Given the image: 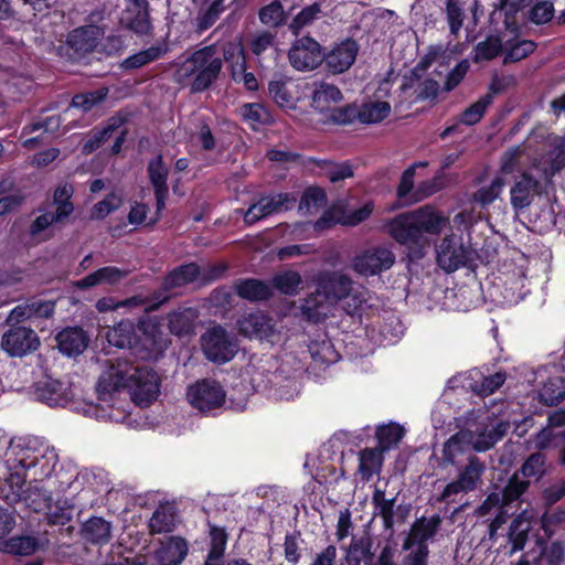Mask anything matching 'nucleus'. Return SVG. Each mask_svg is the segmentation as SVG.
<instances>
[{"instance_id": "nucleus-1", "label": "nucleus", "mask_w": 565, "mask_h": 565, "mask_svg": "<svg viewBox=\"0 0 565 565\" xmlns=\"http://www.w3.org/2000/svg\"><path fill=\"white\" fill-rule=\"evenodd\" d=\"M124 391L130 394L137 405L148 406L159 396L160 379L148 366L121 360L110 363L103 370L96 385L98 403L86 404L84 414L99 420H124L127 413L118 399Z\"/></svg>"}, {"instance_id": "nucleus-2", "label": "nucleus", "mask_w": 565, "mask_h": 565, "mask_svg": "<svg viewBox=\"0 0 565 565\" xmlns=\"http://www.w3.org/2000/svg\"><path fill=\"white\" fill-rule=\"evenodd\" d=\"M56 449L36 437L12 439L4 452L7 472L0 484V495L10 503L24 498L26 482L51 477L57 466Z\"/></svg>"}, {"instance_id": "nucleus-3", "label": "nucleus", "mask_w": 565, "mask_h": 565, "mask_svg": "<svg viewBox=\"0 0 565 565\" xmlns=\"http://www.w3.org/2000/svg\"><path fill=\"white\" fill-rule=\"evenodd\" d=\"M530 164L537 178L550 182L565 167V135H547L537 145L532 139L505 151L501 158V172L511 173Z\"/></svg>"}, {"instance_id": "nucleus-4", "label": "nucleus", "mask_w": 565, "mask_h": 565, "mask_svg": "<svg viewBox=\"0 0 565 565\" xmlns=\"http://www.w3.org/2000/svg\"><path fill=\"white\" fill-rule=\"evenodd\" d=\"M367 291L352 286V281L340 273H328L320 276L318 290L305 299L301 313L305 318L319 321L328 316L333 306L343 300V308L349 315H355L367 299Z\"/></svg>"}, {"instance_id": "nucleus-5", "label": "nucleus", "mask_w": 565, "mask_h": 565, "mask_svg": "<svg viewBox=\"0 0 565 565\" xmlns=\"http://www.w3.org/2000/svg\"><path fill=\"white\" fill-rule=\"evenodd\" d=\"M449 218L430 205L394 217L387 224L390 235L405 245L413 258H420L430 245L429 235L439 234Z\"/></svg>"}, {"instance_id": "nucleus-6", "label": "nucleus", "mask_w": 565, "mask_h": 565, "mask_svg": "<svg viewBox=\"0 0 565 565\" xmlns=\"http://www.w3.org/2000/svg\"><path fill=\"white\" fill-rule=\"evenodd\" d=\"M138 332L137 335L131 322L121 321L107 331L106 339L116 348H140V351H145V359L157 358L168 345L159 324L153 320L142 321L138 326Z\"/></svg>"}, {"instance_id": "nucleus-7", "label": "nucleus", "mask_w": 565, "mask_h": 565, "mask_svg": "<svg viewBox=\"0 0 565 565\" xmlns=\"http://www.w3.org/2000/svg\"><path fill=\"white\" fill-rule=\"evenodd\" d=\"M222 61L214 46H205L183 61L175 71V79L190 85L192 92L206 89L217 77Z\"/></svg>"}, {"instance_id": "nucleus-8", "label": "nucleus", "mask_w": 565, "mask_h": 565, "mask_svg": "<svg viewBox=\"0 0 565 565\" xmlns=\"http://www.w3.org/2000/svg\"><path fill=\"white\" fill-rule=\"evenodd\" d=\"M510 424L489 411H473L468 414L465 431H469L468 440L473 450L478 452L487 451L492 448L505 433Z\"/></svg>"}, {"instance_id": "nucleus-9", "label": "nucleus", "mask_w": 565, "mask_h": 565, "mask_svg": "<svg viewBox=\"0 0 565 565\" xmlns=\"http://www.w3.org/2000/svg\"><path fill=\"white\" fill-rule=\"evenodd\" d=\"M343 95L335 85L321 82L312 90L311 105L317 111L327 116V121L345 125L354 118L355 107H340Z\"/></svg>"}, {"instance_id": "nucleus-10", "label": "nucleus", "mask_w": 565, "mask_h": 565, "mask_svg": "<svg viewBox=\"0 0 565 565\" xmlns=\"http://www.w3.org/2000/svg\"><path fill=\"white\" fill-rule=\"evenodd\" d=\"M473 249L460 235H446L436 247L438 266L447 273H454L467 266L473 259Z\"/></svg>"}, {"instance_id": "nucleus-11", "label": "nucleus", "mask_w": 565, "mask_h": 565, "mask_svg": "<svg viewBox=\"0 0 565 565\" xmlns=\"http://www.w3.org/2000/svg\"><path fill=\"white\" fill-rule=\"evenodd\" d=\"M185 398L193 408L209 414L224 405L226 393L218 382L205 379L189 385Z\"/></svg>"}, {"instance_id": "nucleus-12", "label": "nucleus", "mask_w": 565, "mask_h": 565, "mask_svg": "<svg viewBox=\"0 0 565 565\" xmlns=\"http://www.w3.org/2000/svg\"><path fill=\"white\" fill-rule=\"evenodd\" d=\"M529 481L521 480L519 475L515 473L504 488L503 494L491 493L484 502L478 508L477 514L484 516L491 514L493 511L502 509V503H509L516 500L527 488ZM505 522V519L500 512L490 524V536H493L497 530Z\"/></svg>"}, {"instance_id": "nucleus-13", "label": "nucleus", "mask_w": 565, "mask_h": 565, "mask_svg": "<svg viewBox=\"0 0 565 565\" xmlns=\"http://www.w3.org/2000/svg\"><path fill=\"white\" fill-rule=\"evenodd\" d=\"M201 345L207 360L215 363L231 361L238 351L237 341L222 327H212L201 337Z\"/></svg>"}, {"instance_id": "nucleus-14", "label": "nucleus", "mask_w": 565, "mask_h": 565, "mask_svg": "<svg viewBox=\"0 0 565 565\" xmlns=\"http://www.w3.org/2000/svg\"><path fill=\"white\" fill-rule=\"evenodd\" d=\"M395 255L386 246H375L363 250L352 259L353 270L361 276H374L390 269Z\"/></svg>"}, {"instance_id": "nucleus-15", "label": "nucleus", "mask_w": 565, "mask_h": 565, "mask_svg": "<svg viewBox=\"0 0 565 565\" xmlns=\"http://www.w3.org/2000/svg\"><path fill=\"white\" fill-rule=\"evenodd\" d=\"M373 212V203L365 202L359 209L345 211L342 205H334L323 213L319 221L313 225V231H323L333 224L354 226L365 221Z\"/></svg>"}, {"instance_id": "nucleus-16", "label": "nucleus", "mask_w": 565, "mask_h": 565, "mask_svg": "<svg viewBox=\"0 0 565 565\" xmlns=\"http://www.w3.org/2000/svg\"><path fill=\"white\" fill-rule=\"evenodd\" d=\"M237 328L242 335L248 339L274 342L277 330L273 320L262 312H253L237 320Z\"/></svg>"}, {"instance_id": "nucleus-17", "label": "nucleus", "mask_w": 565, "mask_h": 565, "mask_svg": "<svg viewBox=\"0 0 565 565\" xmlns=\"http://www.w3.org/2000/svg\"><path fill=\"white\" fill-rule=\"evenodd\" d=\"M322 58L320 44L311 38L297 40L289 51V61L298 71L313 70L322 62Z\"/></svg>"}, {"instance_id": "nucleus-18", "label": "nucleus", "mask_w": 565, "mask_h": 565, "mask_svg": "<svg viewBox=\"0 0 565 565\" xmlns=\"http://www.w3.org/2000/svg\"><path fill=\"white\" fill-rule=\"evenodd\" d=\"M224 58L230 64L232 78L236 83H243L248 90L258 88L255 75L246 72L244 49L239 41H232L226 44Z\"/></svg>"}, {"instance_id": "nucleus-19", "label": "nucleus", "mask_w": 565, "mask_h": 565, "mask_svg": "<svg viewBox=\"0 0 565 565\" xmlns=\"http://www.w3.org/2000/svg\"><path fill=\"white\" fill-rule=\"evenodd\" d=\"M296 201V198L288 193L264 196L245 212L244 221L247 224H253L273 213L291 209Z\"/></svg>"}, {"instance_id": "nucleus-20", "label": "nucleus", "mask_w": 565, "mask_h": 565, "mask_svg": "<svg viewBox=\"0 0 565 565\" xmlns=\"http://www.w3.org/2000/svg\"><path fill=\"white\" fill-rule=\"evenodd\" d=\"M358 52L359 45L351 39L337 43L332 50L324 55V61L329 72L332 74H342L347 72L355 62Z\"/></svg>"}, {"instance_id": "nucleus-21", "label": "nucleus", "mask_w": 565, "mask_h": 565, "mask_svg": "<svg viewBox=\"0 0 565 565\" xmlns=\"http://www.w3.org/2000/svg\"><path fill=\"white\" fill-rule=\"evenodd\" d=\"M484 469V465L478 458L471 457L469 459V463L459 473L458 479L445 487L443 498L449 499L451 495L460 492H469L476 489Z\"/></svg>"}, {"instance_id": "nucleus-22", "label": "nucleus", "mask_w": 565, "mask_h": 565, "mask_svg": "<svg viewBox=\"0 0 565 565\" xmlns=\"http://www.w3.org/2000/svg\"><path fill=\"white\" fill-rule=\"evenodd\" d=\"M426 162H418L409 167L404 171L399 185L397 188V196L403 204H412L431 195L436 192L437 188L435 184L423 183L416 191L413 192L415 170L418 167H426Z\"/></svg>"}, {"instance_id": "nucleus-23", "label": "nucleus", "mask_w": 565, "mask_h": 565, "mask_svg": "<svg viewBox=\"0 0 565 565\" xmlns=\"http://www.w3.org/2000/svg\"><path fill=\"white\" fill-rule=\"evenodd\" d=\"M1 345L10 355L21 356L36 350L39 340L33 330L18 327L3 335Z\"/></svg>"}, {"instance_id": "nucleus-24", "label": "nucleus", "mask_w": 565, "mask_h": 565, "mask_svg": "<svg viewBox=\"0 0 565 565\" xmlns=\"http://www.w3.org/2000/svg\"><path fill=\"white\" fill-rule=\"evenodd\" d=\"M526 168L521 175L514 181L511 190V204L515 210H522L527 207L534 196L539 193V180L534 179L530 171V164L522 167L521 169Z\"/></svg>"}, {"instance_id": "nucleus-25", "label": "nucleus", "mask_w": 565, "mask_h": 565, "mask_svg": "<svg viewBox=\"0 0 565 565\" xmlns=\"http://www.w3.org/2000/svg\"><path fill=\"white\" fill-rule=\"evenodd\" d=\"M120 23L136 33H147L150 29L147 0H127Z\"/></svg>"}, {"instance_id": "nucleus-26", "label": "nucleus", "mask_w": 565, "mask_h": 565, "mask_svg": "<svg viewBox=\"0 0 565 565\" xmlns=\"http://www.w3.org/2000/svg\"><path fill=\"white\" fill-rule=\"evenodd\" d=\"M104 30L97 25H86L78 28L70 33L67 38L68 45L77 53L85 54L97 52L100 36Z\"/></svg>"}, {"instance_id": "nucleus-27", "label": "nucleus", "mask_w": 565, "mask_h": 565, "mask_svg": "<svg viewBox=\"0 0 565 565\" xmlns=\"http://www.w3.org/2000/svg\"><path fill=\"white\" fill-rule=\"evenodd\" d=\"M529 292L526 277L521 268L508 273L503 278L502 305H515Z\"/></svg>"}, {"instance_id": "nucleus-28", "label": "nucleus", "mask_w": 565, "mask_h": 565, "mask_svg": "<svg viewBox=\"0 0 565 565\" xmlns=\"http://www.w3.org/2000/svg\"><path fill=\"white\" fill-rule=\"evenodd\" d=\"M40 401L49 406H66L71 401V393L66 385L57 380L47 379L36 390Z\"/></svg>"}, {"instance_id": "nucleus-29", "label": "nucleus", "mask_w": 565, "mask_h": 565, "mask_svg": "<svg viewBox=\"0 0 565 565\" xmlns=\"http://www.w3.org/2000/svg\"><path fill=\"white\" fill-rule=\"evenodd\" d=\"M189 546L184 539L171 536L162 543L156 553V558L161 565H180L188 555Z\"/></svg>"}, {"instance_id": "nucleus-30", "label": "nucleus", "mask_w": 565, "mask_h": 565, "mask_svg": "<svg viewBox=\"0 0 565 565\" xmlns=\"http://www.w3.org/2000/svg\"><path fill=\"white\" fill-rule=\"evenodd\" d=\"M391 114V104L379 97L365 100L359 109L355 108V115L362 124H379Z\"/></svg>"}, {"instance_id": "nucleus-31", "label": "nucleus", "mask_w": 565, "mask_h": 565, "mask_svg": "<svg viewBox=\"0 0 565 565\" xmlns=\"http://www.w3.org/2000/svg\"><path fill=\"white\" fill-rule=\"evenodd\" d=\"M60 351L67 355H78L87 347L88 338L81 328H66L56 337Z\"/></svg>"}, {"instance_id": "nucleus-32", "label": "nucleus", "mask_w": 565, "mask_h": 565, "mask_svg": "<svg viewBox=\"0 0 565 565\" xmlns=\"http://www.w3.org/2000/svg\"><path fill=\"white\" fill-rule=\"evenodd\" d=\"M148 172L150 181L154 188L157 199V209L161 211L164 209V201L168 194L167 177L168 168L163 166L160 156L156 157L149 162Z\"/></svg>"}, {"instance_id": "nucleus-33", "label": "nucleus", "mask_w": 565, "mask_h": 565, "mask_svg": "<svg viewBox=\"0 0 565 565\" xmlns=\"http://www.w3.org/2000/svg\"><path fill=\"white\" fill-rule=\"evenodd\" d=\"M127 271L115 266L99 268L83 279L75 282L77 288H90L98 285H116L126 276Z\"/></svg>"}, {"instance_id": "nucleus-34", "label": "nucleus", "mask_w": 565, "mask_h": 565, "mask_svg": "<svg viewBox=\"0 0 565 565\" xmlns=\"http://www.w3.org/2000/svg\"><path fill=\"white\" fill-rule=\"evenodd\" d=\"M198 311L194 308H182L169 315L168 326L171 333L178 337L192 335Z\"/></svg>"}, {"instance_id": "nucleus-35", "label": "nucleus", "mask_w": 565, "mask_h": 565, "mask_svg": "<svg viewBox=\"0 0 565 565\" xmlns=\"http://www.w3.org/2000/svg\"><path fill=\"white\" fill-rule=\"evenodd\" d=\"M294 83L285 79H274L269 83L268 90L274 102L282 108L292 109L299 99Z\"/></svg>"}, {"instance_id": "nucleus-36", "label": "nucleus", "mask_w": 565, "mask_h": 565, "mask_svg": "<svg viewBox=\"0 0 565 565\" xmlns=\"http://www.w3.org/2000/svg\"><path fill=\"white\" fill-rule=\"evenodd\" d=\"M469 431H465L462 428L450 437L443 449V459L448 463H456L461 455L472 449L469 440Z\"/></svg>"}, {"instance_id": "nucleus-37", "label": "nucleus", "mask_w": 565, "mask_h": 565, "mask_svg": "<svg viewBox=\"0 0 565 565\" xmlns=\"http://www.w3.org/2000/svg\"><path fill=\"white\" fill-rule=\"evenodd\" d=\"M383 450L379 447L366 448L360 452L359 473L365 480L377 475L383 463Z\"/></svg>"}, {"instance_id": "nucleus-38", "label": "nucleus", "mask_w": 565, "mask_h": 565, "mask_svg": "<svg viewBox=\"0 0 565 565\" xmlns=\"http://www.w3.org/2000/svg\"><path fill=\"white\" fill-rule=\"evenodd\" d=\"M242 119L253 129H259L263 126L273 122L270 113L258 103L245 104L239 108Z\"/></svg>"}, {"instance_id": "nucleus-39", "label": "nucleus", "mask_w": 565, "mask_h": 565, "mask_svg": "<svg viewBox=\"0 0 565 565\" xmlns=\"http://www.w3.org/2000/svg\"><path fill=\"white\" fill-rule=\"evenodd\" d=\"M110 531L109 522L102 518H92L84 524L83 535L94 544H106L110 539Z\"/></svg>"}, {"instance_id": "nucleus-40", "label": "nucleus", "mask_w": 565, "mask_h": 565, "mask_svg": "<svg viewBox=\"0 0 565 565\" xmlns=\"http://www.w3.org/2000/svg\"><path fill=\"white\" fill-rule=\"evenodd\" d=\"M436 523L431 520H418L414 523L407 539L404 542V548H413L426 542L435 534Z\"/></svg>"}, {"instance_id": "nucleus-41", "label": "nucleus", "mask_w": 565, "mask_h": 565, "mask_svg": "<svg viewBox=\"0 0 565 565\" xmlns=\"http://www.w3.org/2000/svg\"><path fill=\"white\" fill-rule=\"evenodd\" d=\"M236 290L239 297L249 301L265 300L271 294L269 285L257 279H246L237 282Z\"/></svg>"}, {"instance_id": "nucleus-42", "label": "nucleus", "mask_w": 565, "mask_h": 565, "mask_svg": "<svg viewBox=\"0 0 565 565\" xmlns=\"http://www.w3.org/2000/svg\"><path fill=\"white\" fill-rule=\"evenodd\" d=\"M530 529L531 520L526 513H521L513 520L509 533V540L512 543L511 554L524 547Z\"/></svg>"}, {"instance_id": "nucleus-43", "label": "nucleus", "mask_w": 565, "mask_h": 565, "mask_svg": "<svg viewBox=\"0 0 565 565\" xmlns=\"http://www.w3.org/2000/svg\"><path fill=\"white\" fill-rule=\"evenodd\" d=\"M211 548L205 565H221L226 548L227 534L223 527L210 526Z\"/></svg>"}, {"instance_id": "nucleus-44", "label": "nucleus", "mask_w": 565, "mask_h": 565, "mask_svg": "<svg viewBox=\"0 0 565 565\" xmlns=\"http://www.w3.org/2000/svg\"><path fill=\"white\" fill-rule=\"evenodd\" d=\"M405 429L398 424L391 423L377 427L376 438L379 440V448L383 451L395 446L404 437Z\"/></svg>"}, {"instance_id": "nucleus-45", "label": "nucleus", "mask_w": 565, "mask_h": 565, "mask_svg": "<svg viewBox=\"0 0 565 565\" xmlns=\"http://www.w3.org/2000/svg\"><path fill=\"white\" fill-rule=\"evenodd\" d=\"M175 525V514L171 508L161 507L157 509L149 520V527L152 533L170 532Z\"/></svg>"}, {"instance_id": "nucleus-46", "label": "nucleus", "mask_w": 565, "mask_h": 565, "mask_svg": "<svg viewBox=\"0 0 565 565\" xmlns=\"http://www.w3.org/2000/svg\"><path fill=\"white\" fill-rule=\"evenodd\" d=\"M309 352L315 362L331 364L338 361V353L329 340L313 341L309 345Z\"/></svg>"}, {"instance_id": "nucleus-47", "label": "nucleus", "mask_w": 565, "mask_h": 565, "mask_svg": "<svg viewBox=\"0 0 565 565\" xmlns=\"http://www.w3.org/2000/svg\"><path fill=\"white\" fill-rule=\"evenodd\" d=\"M504 185L505 181L501 175H498L490 182V184L481 186L475 193L473 199L482 206L489 205L499 198Z\"/></svg>"}, {"instance_id": "nucleus-48", "label": "nucleus", "mask_w": 565, "mask_h": 565, "mask_svg": "<svg viewBox=\"0 0 565 565\" xmlns=\"http://www.w3.org/2000/svg\"><path fill=\"white\" fill-rule=\"evenodd\" d=\"M302 282L301 276L294 270H287L278 274L274 277V286L282 294L294 295L296 294Z\"/></svg>"}, {"instance_id": "nucleus-49", "label": "nucleus", "mask_w": 565, "mask_h": 565, "mask_svg": "<svg viewBox=\"0 0 565 565\" xmlns=\"http://www.w3.org/2000/svg\"><path fill=\"white\" fill-rule=\"evenodd\" d=\"M502 50V41L497 36H489L477 44L475 49V62L494 58Z\"/></svg>"}, {"instance_id": "nucleus-50", "label": "nucleus", "mask_w": 565, "mask_h": 565, "mask_svg": "<svg viewBox=\"0 0 565 565\" xmlns=\"http://www.w3.org/2000/svg\"><path fill=\"white\" fill-rule=\"evenodd\" d=\"M199 275V267L195 264H186L173 270L166 279L168 287H179L193 281Z\"/></svg>"}, {"instance_id": "nucleus-51", "label": "nucleus", "mask_w": 565, "mask_h": 565, "mask_svg": "<svg viewBox=\"0 0 565 565\" xmlns=\"http://www.w3.org/2000/svg\"><path fill=\"white\" fill-rule=\"evenodd\" d=\"M122 203L120 193L113 192L107 195L103 201L96 203L90 211V218L102 220L109 215L113 211L117 210Z\"/></svg>"}, {"instance_id": "nucleus-52", "label": "nucleus", "mask_w": 565, "mask_h": 565, "mask_svg": "<svg viewBox=\"0 0 565 565\" xmlns=\"http://www.w3.org/2000/svg\"><path fill=\"white\" fill-rule=\"evenodd\" d=\"M108 94L106 87H102L94 92L78 94L72 100V107L84 111L90 110L93 107L102 103Z\"/></svg>"}, {"instance_id": "nucleus-53", "label": "nucleus", "mask_w": 565, "mask_h": 565, "mask_svg": "<svg viewBox=\"0 0 565 565\" xmlns=\"http://www.w3.org/2000/svg\"><path fill=\"white\" fill-rule=\"evenodd\" d=\"M326 200V193L322 189L309 188L301 198L299 209L306 213H311L313 210L323 206Z\"/></svg>"}, {"instance_id": "nucleus-54", "label": "nucleus", "mask_w": 565, "mask_h": 565, "mask_svg": "<svg viewBox=\"0 0 565 565\" xmlns=\"http://www.w3.org/2000/svg\"><path fill=\"white\" fill-rule=\"evenodd\" d=\"M491 100L492 98L490 95L480 98L461 114L460 121L466 125L477 124L482 118L487 107L491 104Z\"/></svg>"}, {"instance_id": "nucleus-55", "label": "nucleus", "mask_w": 565, "mask_h": 565, "mask_svg": "<svg viewBox=\"0 0 565 565\" xmlns=\"http://www.w3.org/2000/svg\"><path fill=\"white\" fill-rule=\"evenodd\" d=\"M206 9L199 17L201 29L210 28L225 9L224 0H205Z\"/></svg>"}, {"instance_id": "nucleus-56", "label": "nucleus", "mask_w": 565, "mask_h": 565, "mask_svg": "<svg viewBox=\"0 0 565 565\" xmlns=\"http://www.w3.org/2000/svg\"><path fill=\"white\" fill-rule=\"evenodd\" d=\"M320 6L317 3L302 9L292 20L290 29L295 34H297L302 28L317 20L320 17Z\"/></svg>"}, {"instance_id": "nucleus-57", "label": "nucleus", "mask_w": 565, "mask_h": 565, "mask_svg": "<svg viewBox=\"0 0 565 565\" xmlns=\"http://www.w3.org/2000/svg\"><path fill=\"white\" fill-rule=\"evenodd\" d=\"M259 19L266 25H279L285 20V12L280 2L274 1L264 7L259 12Z\"/></svg>"}, {"instance_id": "nucleus-58", "label": "nucleus", "mask_w": 565, "mask_h": 565, "mask_svg": "<svg viewBox=\"0 0 565 565\" xmlns=\"http://www.w3.org/2000/svg\"><path fill=\"white\" fill-rule=\"evenodd\" d=\"M541 396L545 402L554 403L565 396V381L561 377L551 379L542 388Z\"/></svg>"}, {"instance_id": "nucleus-59", "label": "nucleus", "mask_w": 565, "mask_h": 565, "mask_svg": "<svg viewBox=\"0 0 565 565\" xmlns=\"http://www.w3.org/2000/svg\"><path fill=\"white\" fill-rule=\"evenodd\" d=\"M160 49L158 47H150L148 50L138 52L128 58H126L122 63V66L125 68H138L141 67L156 58L160 56Z\"/></svg>"}, {"instance_id": "nucleus-60", "label": "nucleus", "mask_w": 565, "mask_h": 565, "mask_svg": "<svg viewBox=\"0 0 565 565\" xmlns=\"http://www.w3.org/2000/svg\"><path fill=\"white\" fill-rule=\"evenodd\" d=\"M535 50V43L529 40H522L518 41L514 44H512L505 54L504 62H518L526 56H529L531 53H533Z\"/></svg>"}, {"instance_id": "nucleus-61", "label": "nucleus", "mask_w": 565, "mask_h": 565, "mask_svg": "<svg viewBox=\"0 0 565 565\" xmlns=\"http://www.w3.org/2000/svg\"><path fill=\"white\" fill-rule=\"evenodd\" d=\"M505 381V375L503 373H495L482 379L480 383H476L472 386V390L478 395H490L494 393Z\"/></svg>"}, {"instance_id": "nucleus-62", "label": "nucleus", "mask_w": 565, "mask_h": 565, "mask_svg": "<svg viewBox=\"0 0 565 565\" xmlns=\"http://www.w3.org/2000/svg\"><path fill=\"white\" fill-rule=\"evenodd\" d=\"M36 547V540L30 536L13 537L7 543V550L19 555H30Z\"/></svg>"}, {"instance_id": "nucleus-63", "label": "nucleus", "mask_w": 565, "mask_h": 565, "mask_svg": "<svg viewBox=\"0 0 565 565\" xmlns=\"http://www.w3.org/2000/svg\"><path fill=\"white\" fill-rule=\"evenodd\" d=\"M544 471V457L541 454L532 455L521 469V473L524 478H533L535 480H537Z\"/></svg>"}, {"instance_id": "nucleus-64", "label": "nucleus", "mask_w": 565, "mask_h": 565, "mask_svg": "<svg viewBox=\"0 0 565 565\" xmlns=\"http://www.w3.org/2000/svg\"><path fill=\"white\" fill-rule=\"evenodd\" d=\"M553 4L547 1L536 3L531 10V20L536 24L548 22L553 18Z\"/></svg>"}]
</instances>
